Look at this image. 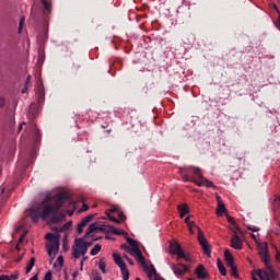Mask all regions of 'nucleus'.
I'll list each match as a JSON object with an SVG mask.
<instances>
[{"instance_id":"1","label":"nucleus","mask_w":280,"mask_h":280,"mask_svg":"<svg viewBox=\"0 0 280 280\" xmlns=\"http://www.w3.org/2000/svg\"><path fill=\"white\" fill-rule=\"evenodd\" d=\"M58 200L55 205L52 206H46L43 209V203H36L34 205L30 210L27 215H30V218H32L33 222H38V218H42V220H49L51 219V222H58V220L56 219V213H58V211H60V207H62V200H65L67 198L66 194H59L57 196Z\"/></svg>"},{"instance_id":"2","label":"nucleus","mask_w":280,"mask_h":280,"mask_svg":"<svg viewBox=\"0 0 280 280\" xmlns=\"http://www.w3.org/2000/svg\"><path fill=\"white\" fill-rule=\"evenodd\" d=\"M127 242L131 246L128 249L129 255H132L136 261L141 264L143 270L148 275L149 280H164L159 273H156V268H154V265L148 266V261L141 253V248H139V242L130 237H127Z\"/></svg>"},{"instance_id":"3","label":"nucleus","mask_w":280,"mask_h":280,"mask_svg":"<svg viewBox=\"0 0 280 280\" xmlns=\"http://www.w3.org/2000/svg\"><path fill=\"white\" fill-rule=\"evenodd\" d=\"M179 174H182L183 180L185 183H195L197 187H212V189H218V187L213 185V182L202 176V171L199 167H179Z\"/></svg>"},{"instance_id":"4","label":"nucleus","mask_w":280,"mask_h":280,"mask_svg":"<svg viewBox=\"0 0 280 280\" xmlns=\"http://www.w3.org/2000/svg\"><path fill=\"white\" fill-rule=\"evenodd\" d=\"M258 255H260L261 261H264L266 269L256 271L257 277L261 280H271L277 277L275 269L270 266V255H268V244L257 243Z\"/></svg>"},{"instance_id":"5","label":"nucleus","mask_w":280,"mask_h":280,"mask_svg":"<svg viewBox=\"0 0 280 280\" xmlns=\"http://www.w3.org/2000/svg\"><path fill=\"white\" fill-rule=\"evenodd\" d=\"M184 222H185V224H187L190 235H194V233H196L195 229H197V231H198L197 240H198L203 253L208 257H211V245H209V241H207V237L205 236V233H202V230L196 224V222L190 221L189 217H186Z\"/></svg>"},{"instance_id":"6","label":"nucleus","mask_w":280,"mask_h":280,"mask_svg":"<svg viewBox=\"0 0 280 280\" xmlns=\"http://www.w3.org/2000/svg\"><path fill=\"white\" fill-rule=\"evenodd\" d=\"M46 240L48 241V243L46 245L47 253H48L51 261H54V259H56V253H58V250L60 248V244L58 243V235L48 233V234H46Z\"/></svg>"},{"instance_id":"7","label":"nucleus","mask_w":280,"mask_h":280,"mask_svg":"<svg viewBox=\"0 0 280 280\" xmlns=\"http://www.w3.org/2000/svg\"><path fill=\"white\" fill-rule=\"evenodd\" d=\"M88 250L89 243H86L84 238H77L72 245V257H74V259H80V257L86 255Z\"/></svg>"},{"instance_id":"8","label":"nucleus","mask_w":280,"mask_h":280,"mask_svg":"<svg viewBox=\"0 0 280 280\" xmlns=\"http://www.w3.org/2000/svg\"><path fill=\"white\" fill-rule=\"evenodd\" d=\"M113 259L115 264L118 266V268L120 269L122 280L130 279V271L128 270V267L124 261V258H121V255H119V253L116 252L113 254Z\"/></svg>"},{"instance_id":"9","label":"nucleus","mask_w":280,"mask_h":280,"mask_svg":"<svg viewBox=\"0 0 280 280\" xmlns=\"http://www.w3.org/2000/svg\"><path fill=\"white\" fill-rule=\"evenodd\" d=\"M170 268L173 270L176 277H183V275H187V271L189 270V267H187L185 264L170 262Z\"/></svg>"},{"instance_id":"10","label":"nucleus","mask_w":280,"mask_h":280,"mask_svg":"<svg viewBox=\"0 0 280 280\" xmlns=\"http://www.w3.org/2000/svg\"><path fill=\"white\" fill-rule=\"evenodd\" d=\"M168 250L171 255H176L177 259L183 255V247L176 240L170 242Z\"/></svg>"},{"instance_id":"11","label":"nucleus","mask_w":280,"mask_h":280,"mask_svg":"<svg viewBox=\"0 0 280 280\" xmlns=\"http://www.w3.org/2000/svg\"><path fill=\"white\" fill-rule=\"evenodd\" d=\"M108 225H100V223H92L85 231V236L89 237L92 233H104Z\"/></svg>"},{"instance_id":"12","label":"nucleus","mask_w":280,"mask_h":280,"mask_svg":"<svg viewBox=\"0 0 280 280\" xmlns=\"http://www.w3.org/2000/svg\"><path fill=\"white\" fill-rule=\"evenodd\" d=\"M231 247L235 250H242V248H244V240L237 235V232H234L231 238Z\"/></svg>"},{"instance_id":"13","label":"nucleus","mask_w":280,"mask_h":280,"mask_svg":"<svg viewBox=\"0 0 280 280\" xmlns=\"http://www.w3.org/2000/svg\"><path fill=\"white\" fill-rule=\"evenodd\" d=\"M93 218H95V215L90 214V215L85 217L83 220H81V222L78 223L77 233L79 235H82L84 228L89 225V222H91V220H93Z\"/></svg>"},{"instance_id":"14","label":"nucleus","mask_w":280,"mask_h":280,"mask_svg":"<svg viewBox=\"0 0 280 280\" xmlns=\"http://www.w3.org/2000/svg\"><path fill=\"white\" fill-rule=\"evenodd\" d=\"M35 95L38 104L45 103V89L43 88V83H37Z\"/></svg>"},{"instance_id":"15","label":"nucleus","mask_w":280,"mask_h":280,"mask_svg":"<svg viewBox=\"0 0 280 280\" xmlns=\"http://www.w3.org/2000/svg\"><path fill=\"white\" fill-rule=\"evenodd\" d=\"M217 215L219 218H222L224 213H226V206H224V201H222V197L217 195Z\"/></svg>"},{"instance_id":"16","label":"nucleus","mask_w":280,"mask_h":280,"mask_svg":"<svg viewBox=\"0 0 280 280\" xmlns=\"http://www.w3.org/2000/svg\"><path fill=\"white\" fill-rule=\"evenodd\" d=\"M195 275L197 279H209V272H207V269H205V265H198V267L195 269Z\"/></svg>"},{"instance_id":"17","label":"nucleus","mask_w":280,"mask_h":280,"mask_svg":"<svg viewBox=\"0 0 280 280\" xmlns=\"http://www.w3.org/2000/svg\"><path fill=\"white\" fill-rule=\"evenodd\" d=\"M177 210L179 213V218L183 219L189 213V206H187V203H182L177 207Z\"/></svg>"},{"instance_id":"18","label":"nucleus","mask_w":280,"mask_h":280,"mask_svg":"<svg viewBox=\"0 0 280 280\" xmlns=\"http://www.w3.org/2000/svg\"><path fill=\"white\" fill-rule=\"evenodd\" d=\"M107 231H109V233H114V235H128V233H126V231H124L121 229H117L113 225H107Z\"/></svg>"},{"instance_id":"19","label":"nucleus","mask_w":280,"mask_h":280,"mask_svg":"<svg viewBox=\"0 0 280 280\" xmlns=\"http://www.w3.org/2000/svg\"><path fill=\"white\" fill-rule=\"evenodd\" d=\"M225 261L229 267L235 265V259L233 258V254L229 249L224 252Z\"/></svg>"},{"instance_id":"20","label":"nucleus","mask_w":280,"mask_h":280,"mask_svg":"<svg viewBox=\"0 0 280 280\" xmlns=\"http://www.w3.org/2000/svg\"><path fill=\"white\" fill-rule=\"evenodd\" d=\"M71 226H73V221H68L62 226L56 228L55 231L65 233L66 231H69V229H71Z\"/></svg>"},{"instance_id":"21","label":"nucleus","mask_w":280,"mask_h":280,"mask_svg":"<svg viewBox=\"0 0 280 280\" xmlns=\"http://www.w3.org/2000/svg\"><path fill=\"white\" fill-rule=\"evenodd\" d=\"M34 266H36V258H31V260L27 262L26 265V275H30V272H32V269L34 268Z\"/></svg>"},{"instance_id":"22","label":"nucleus","mask_w":280,"mask_h":280,"mask_svg":"<svg viewBox=\"0 0 280 280\" xmlns=\"http://www.w3.org/2000/svg\"><path fill=\"white\" fill-rule=\"evenodd\" d=\"M217 266L219 268L220 275H222V277H226V268L224 267V262L218 259Z\"/></svg>"},{"instance_id":"23","label":"nucleus","mask_w":280,"mask_h":280,"mask_svg":"<svg viewBox=\"0 0 280 280\" xmlns=\"http://www.w3.org/2000/svg\"><path fill=\"white\" fill-rule=\"evenodd\" d=\"M19 279V271H14L10 276H0V280H16Z\"/></svg>"},{"instance_id":"24","label":"nucleus","mask_w":280,"mask_h":280,"mask_svg":"<svg viewBox=\"0 0 280 280\" xmlns=\"http://www.w3.org/2000/svg\"><path fill=\"white\" fill-rule=\"evenodd\" d=\"M98 268L103 272V275H106V258H101L100 259Z\"/></svg>"},{"instance_id":"25","label":"nucleus","mask_w":280,"mask_h":280,"mask_svg":"<svg viewBox=\"0 0 280 280\" xmlns=\"http://www.w3.org/2000/svg\"><path fill=\"white\" fill-rule=\"evenodd\" d=\"M101 250H102V245L96 244V245H94V247L91 249L90 255H92L93 257H95V255L100 254Z\"/></svg>"},{"instance_id":"26","label":"nucleus","mask_w":280,"mask_h":280,"mask_svg":"<svg viewBox=\"0 0 280 280\" xmlns=\"http://www.w3.org/2000/svg\"><path fill=\"white\" fill-rule=\"evenodd\" d=\"M226 220L232 224V226H234L235 231H240V226L235 223V219L233 217L226 214Z\"/></svg>"},{"instance_id":"27","label":"nucleus","mask_w":280,"mask_h":280,"mask_svg":"<svg viewBox=\"0 0 280 280\" xmlns=\"http://www.w3.org/2000/svg\"><path fill=\"white\" fill-rule=\"evenodd\" d=\"M42 5L45 10V12H51V3L47 0H42Z\"/></svg>"},{"instance_id":"28","label":"nucleus","mask_w":280,"mask_h":280,"mask_svg":"<svg viewBox=\"0 0 280 280\" xmlns=\"http://www.w3.org/2000/svg\"><path fill=\"white\" fill-rule=\"evenodd\" d=\"M177 259H184V260L189 261V262L194 261L191 259V255L186 254L185 250L182 252V255Z\"/></svg>"},{"instance_id":"29","label":"nucleus","mask_w":280,"mask_h":280,"mask_svg":"<svg viewBox=\"0 0 280 280\" xmlns=\"http://www.w3.org/2000/svg\"><path fill=\"white\" fill-rule=\"evenodd\" d=\"M65 265V258L62 256H58L57 260L55 261V266H59V268H62Z\"/></svg>"},{"instance_id":"30","label":"nucleus","mask_w":280,"mask_h":280,"mask_svg":"<svg viewBox=\"0 0 280 280\" xmlns=\"http://www.w3.org/2000/svg\"><path fill=\"white\" fill-rule=\"evenodd\" d=\"M25 240V233H23L21 236H20V238H19V241H18V244H16V249L18 250H21V244H23V241Z\"/></svg>"},{"instance_id":"31","label":"nucleus","mask_w":280,"mask_h":280,"mask_svg":"<svg viewBox=\"0 0 280 280\" xmlns=\"http://www.w3.org/2000/svg\"><path fill=\"white\" fill-rule=\"evenodd\" d=\"M25 25V18L20 19L19 34L23 33V26Z\"/></svg>"},{"instance_id":"32","label":"nucleus","mask_w":280,"mask_h":280,"mask_svg":"<svg viewBox=\"0 0 280 280\" xmlns=\"http://www.w3.org/2000/svg\"><path fill=\"white\" fill-rule=\"evenodd\" d=\"M92 279L93 280H102V276H100V272L97 270L92 271Z\"/></svg>"},{"instance_id":"33","label":"nucleus","mask_w":280,"mask_h":280,"mask_svg":"<svg viewBox=\"0 0 280 280\" xmlns=\"http://www.w3.org/2000/svg\"><path fill=\"white\" fill-rule=\"evenodd\" d=\"M71 71L72 73H78L80 71V63H72Z\"/></svg>"},{"instance_id":"34","label":"nucleus","mask_w":280,"mask_h":280,"mask_svg":"<svg viewBox=\"0 0 280 280\" xmlns=\"http://www.w3.org/2000/svg\"><path fill=\"white\" fill-rule=\"evenodd\" d=\"M232 277L237 278V267L235 265L230 266Z\"/></svg>"},{"instance_id":"35","label":"nucleus","mask_w":280,"mask_h":280,"mask_svg":"<svg viewBox=\"0 0 280 280\" xmlns=\"http://www.w3.org/2000/svg\"><path fill=\"white\" fill-rule=\"evenodd\" d=\"M31 128H32L33 133L35 135V137H38V129H36V125L31 124Z\"/></svg>"},{"instance_id":"36","label":"nucleus","mask_w":280,"mask_h":280,"mask_svg":"<svg viewBox=\"0 0 280 280\" xmlns=\"http://www.w3.org/2000/svg\"><path fill=\"white\" fill-rule=\"evenodd\" d=\"M31 84H32V75H27V78H26V82H25V86H31Z\"/></svg>"},{"instance_id":"37","label":"nucleus","mask_w":280,"mask_h":280,"mask_svg":"<svg viewBox=\"0 0 280 280\" xmlns=\"http://www.w3.org/2000/svg\"><path fill=\"white\" fill-rule=\"evenodd\" d=\"M81 213H83V211H89V205L83 203V206L81 207V209L79 210Z\"/></svg>"},{"instance_id":"38","label":"nucleus","mask_w":280,"mask_h":280,"mask_svg":"<svg viewBox=\"0 0 280 280\" xmlns=\"http://www.w3.org/2000/svg\"><path fill=\"white\" fill-rule=\"evenodd\" d=\"M109 220L112 222H115L116 224H121V221L119 219L115 218V217H109Z\"/></svg>"},{"instance_id":"39","label":"nucleus","mask_w":280,"mask_h":280,"mask_svg":"<svg viewBox=\"0 0 280 280\" xmlns=\"http://www.w3.org/2000/svg\"><path fill=\"white\" fill-rule=\"evenodd\" d=\"M28 113H38V108L37 107H30L28 108Z\"/></svg>"},{"instance_id":"40","label":"nucleus","mask_w":280,"mask_h":280,"mask_svg":"<svg viewBox=\"0 0 280 280\" xmlns=\"http://www.w3.org/2000/svg\"><path fill=\"white\" fill-rule=\"evenodd\" d=\"M118 220H120V222H124V220H126V214H124V213H120L119 215H118Z\"/></svg>"},{"instance_id":"41","label":"nucleus","mask_w":280,"mask_h":280,"mask_svg":"<svg viewBox=\"0 0 280 280\" xmlns=\"http://www.w3.org/2000/svg\"><path fill=\"white\" fill-rule=\"evenodd\" d=\"M247 229H248L249 231H254V232L259 231V229H257V228H255V226L253 228V226H250V225H248Z\"/></svg>"},{"instance_id":"42","label":"nucleus","mask_w":280,"mask_h":280,"mask_svg":"<svg viewBox=\"0 0 280 280\" xmlns=\"http://www.w3.org/2000/svg\"><path fill=\"white\" fill-rule=\"evenodd\" d=\"M127 261L130 266H135V260H132L131 258H127Z\"/></svg>"},{"instance_id":"43","label":"nucleus","mask_w":280,"mask_h":280,"mask_svg":"<svg viewBox=\"0 0 280 280\" xmlns=\"http://www.w3.org/2000/svg\"><path fill=\"white\" fill-rule=\"evenodd\" d=\"M84 261H86V257L82 258L81 260V270L84 268Z\"/></svg>"},{"instance_id":"44","label":"nucleus","mask_w":280,"mask_h":280,"mask_svg":"<svg viewBox=\"0 0 280 280\" xmlns=\"http://www.w3.org/2000/svg\"><path fill=\"white\" fill-rule=\"evenodd\" d=\"M272 9L276 10L277 13L280 12L279 7H277V4H272Z\"/></svg>"},{"instance_id":"45","label":"nucleus","mask_w":280,"mask_h":280,"mask_svg":"<svg viewBox=\"0 0 280 280\" xmlns=\"http://www.w3.org/2000/svg\"><path fill=\"white\" fill-rule=\"evenodd\" d=\"M28 89H30V86L24 85V88L22 89V93H26Z\"/></svg>"},{"instance_id":"46","label":"nucleus","mask_w":280,"mask_h":280,"mask_svg":"<svg viewBox=\"0 0 280 280\" xmlns=\"http://www.w3.org/2000/svg\"><path fill=\"white\" fill-rule=\"evenodd\" d=\"M23 126H25V122H22L19 127V132H21L23 130Z\"/></svg>"},{"instance_id":"47","label":"nucleus","mask_w":280,"mask_h":280,"mask_svg":"<svg viewBox=\"0 0 280 280\" xmlns=\"http://www.w3.org/2000/svg\"><path fill=\"white\" fill-rule=\"evenodd\" d=\"M28 280H38V275H35V276H33L31 279H28Z\"/></svg>"},{"instance_id":"48","label":"nucleus","mask_w":280,"mask_h":280,"mask_svg":"<svg viewBox=\"0 0 280 280\" xmlns=\"http://www.w3.org/2000/svg\"><path fill=\"white\" fill-rule=\"evenodd\" d=\"M275 26L280 31V24L275 23Z\"/></svg>"},{"instance_id":"49","label":"nucleus","mask_w":280,"mask_h":280,"mask_svg":"<svg viewBox=\"0 0 280 280\" xmlns=\"http://www.w3.org/2000/svg\"><path fill=\"white\" fill-rule=\"evenodd\" d=\"M0 190H1V194H4L5 187L0 188Z\"/></svg>"},{"instance_id":"50","label":"nucleus","mask_w":280,"mask_h":280,"mask_svg":"<svg viewBox=\"0 0 280 280\" xmlns=\"http://www.w3.org/2000/svg\"><path fill=\"white\" fill-rule=\"evenodd\" d=\"M278 24H280V12L278 13Z\"/></svg>"},{"instance_id":"51","label":"nucleus","mask_w":280,"mask_h":280,"mask_svg":"<svg viewBox=\"0 0 280 280\" xmlns=\"http://www.w3.org/2000/svg\"><path fill=\"white\" fill-rule=\"evenodd\" d=\"M253 240H257V236L255 234H252Z\"/></svg>"},{"instance_id":"52","label":"nucleus","mask_w":280,"mask_h":280,"mask_svg":"<svg viewBox=\"0 0 280 280\" xmlns=\"http://www.w3.org/2000/svg\"><path fill=\"white\" fill-rule=\"evenodd\" d=\"M124 257H125L126 261L130 258V257H128V255H124Z\"/></svg>"},{"instance_id":"53","label":"nucleus","mask_w":280,"mask_h":280,"mask_svg":"<svg viewBox=\"0 0 280 280\" xmlns=\"http://www.w3.org/2000/svg\"><path fill=\"white\" fill-rule=\"evenodd\" d=\"M0 106H3V101H2V98H0Z\"/></svg>"},{"instance_id":"54","label":"nucleus","mask_w":280,"mask_h":280,"mask_svg":"<svg viewBox=\"0 0 280 280\" xmlns=\"http://www.w3.org/2000/svg\"><path fill=\"white\" fill-rule=\"evenodd\" d=\"M276 257L279 260L280 259V253H278Z\"/></svg>"},{"instance_id":"55","label":"nucleus","mask_w":280,"mask_h":280,"mask_svg":"<svg viewBox=\"0 0 280 280\" xmlns=\"http://www.w3.org/2000/svg\"><path fill=\"white\" fill-rule=\"evenodd\" d=\"M113 211H115V210H109V213H113Z\"/></svg>"},{"instance_id":"56","label":"nucleus","mask_w":280,"mask_h":280,"mask_svg":"<svg viewBox=\"0 0 280 280\" xmlns=\"http://www.w3.org/2000/svg\"><path fill=\"white\" fill-rule=\"evenodd\" d=\"M69 215H73V212H70Z\"/></svg>"},{"instance_id":"57","label":"nucleus","mask_w":280,"mask_h":280,"mask_svg":"<svg viewBox=\"0 0 280 280\" xmlns=\"http://www.w3.org/2000/svg\"><path fill=\"white\" fill-rule=\"evenodd\" d=\"M19 231H21V228H19V229L16 230V232H19Z\"/></svg>"},{"instance_id":"58","label":"nucleus","mask_w":280,"mask_h":280,"mask_svg":"<svg viewBox=\"0 0 280 280\" xmlns=\"http://www.w3.org/2000/svg\"><path fill=\"white\" fill-rule=\"evenodd\" d=\"M136 280H141L140 278H136Z\"/></svg>"}]
</instances>
